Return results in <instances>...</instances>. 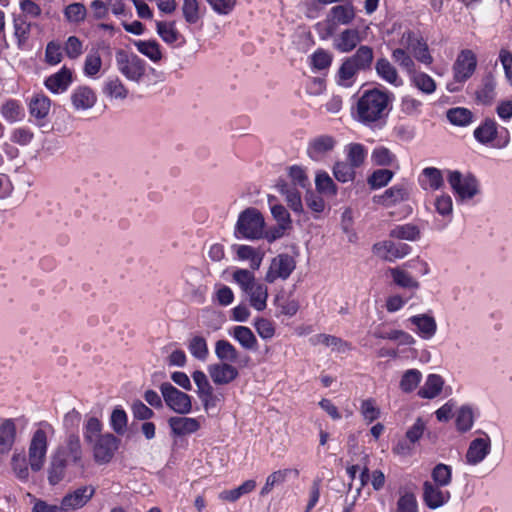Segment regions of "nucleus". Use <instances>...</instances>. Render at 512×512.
<instances>
[{
    "label": "nucleus",
    "instance_id": "obj_1",
    "mask_svg": "<svg viewBox=\"0 0 512 512\" xmlns=\"http://www.w3.org/2000/svg\"><path fill=\"white\" fill-rule=\"evenodd\" d=\"M394 100V93L386 88L365 90L351 108L352 118L366 127H381L392 110Z\"/></svg>",
    "mask_w": 512,
    "mask_h": 512
},
{
    "label": "nucleus",
    "instance_id": "obj_2",
    "mask_svg": "<svg viewBox=\"0 0 512 512\" xmlns=\"http://www.w3.org/2000/svg\"><path fill=\"white\" fill-rule=\"evenodd\" d=\"M53 434V426L45 421L40 422L33 432L28 448V459L29 466L34 472L43 468L48 451V438Z\"/></svg>",
    "mask_w": 512,
    "mask_h": 512
},
{
    "label": "nucleus",
    "instance_id": "obj_3",
    "mask_svg": "<svg viewBox=\"0 0 512 512\" xmlns=\"http://www.w3.org/2000/svg\"><path fill=\"white\" fill-rule=\"evenodd\" d=\"M446 172L447 181L458 204L468 203L481 193L480 183L474 175L462 174L456 170Z\"/></svg>",
    "mask_w": 512,
    "mask_h": 512
},
{
    "label": "nucleus",
    "instance_id": "obj_4",
    "mask_svg": "<svg viewBox=\"0 0 512 512\" xmlns=\"http://www.w3.org/2000/svg\"><path fill=\"white\" fill-rule=\"evenodd\" d=\"M407 268L417 269L422 276L427 275L430 272V268L425 261L420 259L407 261L401 266L388 268L387 274H389L396 286L416 291L420 288V283L407 271Z\"/></svg>",
    "mask_w": 512,
    "mask_h": 512
},
{
    "label": "nucleus",
    "instance_id": "obj_5",
    "mask_svg": "<svg viewBox=\"0 0 512 512\" xmlns=\"http://www.w3.org/2000/svg\"><path fill=\"white\" fill-rule=\"evenodd\" d=\"M264 232V218L255 208H247L240 213L236 226L235 236L245 239H260Z\"/></svg>",
    "mask_w": 512,
    "mask_h": 512
},
{
    "label": "nucleus",
    "instance_id": "obj_6",
    "mask_svg": "<svg viewBox=\"0 0 512 512\" xmlns=\"http://www.w3.org/2000/svg\"><path fill=\"white\" fill-rule=\"evenodd\" d=\"M115 61L118 71L129 81L139 83L146 74V62L133 52L120 49Z\"/></svg>",
    "mask_w": 512,
    "mask_h": 512
},
{
    "label": "nucleus",
    "instance_id": "obj_7",
    "mask_svg": "<svg viewBox=\"0 0 512 512\" xmlns=\"http://www.w3.org/2000/svg\"><path fill=\"white\" fill-rule=\"evenodd\" d=\"M477 68L476 54L470 49L462 50L453 64V82L447 84V89L450 92L459 91L460 87L457 84L465 83L474 74Z\"/></svg>",
    "mask_w": 512,
    "mask_h": 512
},
{
    "label": "nucleus",
    "instance_id": "obj_8",
    "mask_svg": "<svg viewBox=\"0 0 512 512\" xmlns=\"http://www.w3.org/2000/svg\"><path fill=\"white\" fill-rule=\"evenodd\" d=\"M53 455L59 457L68 465L84 468L83 448L76 433H69L64 442L56 448Z\"/></svg>",
    "mask_w": 512,
    "mask_h": 512
},
{
    "label": "nucleus",
    "instance_id": "obj_9",
    "mask_svg": "<svg viewBox=\"0 0 512 512\" xmlns=\"http://www.w3.org/2000/svg\"><path fill=\"white\" fill-rule=\"evenodd\" d=\"M160 391L166 405L178 414H188L192 410L191 396L178 390L171 383L165 382Z\"/></svg>",
    "mask_w": 512,
    "mask_h": 512
},
{
    "label": "nucleus",
    "instance_id": "obj_10",
    "mask_svg": "<svg viewBox=\"0 0 512 512\" xmlns=\"http://www.w3.org/2000/svg\"><path fill=\"white\" fill-rule=\"evenodd\" d=\"M120 440L112 433H105L98 437L91 445L93 458L98 464H107L118 450Z\"/></svg>",
    "mask_w": 512,
    "mask_h": 512
},
{
    "label": "nucleus",
    "instance_id": "obj_11",
    "mask_svg": "<svg viewBox=\"0 0 512 512\" xmlns=\"http://www.w3.org/2000/svg\"><path fill=\"white\" fill-rule=\"evenodd\" d=\"M372 252L384 261L395 262L409 255L411 247L405 243L384 240L375 243L372 247Z\"/></svg>",
    "mask_w": 512,
    "mask_h": 512
},
{
    "label": "nucleus",
    "instance_id": "obj_12",
    "mask_svg": "<svg viewBox=\"0 0 512 512\" xmlns=\"http://www.w3.org/2000/svg\"><path fill=\"white\" fill-rule=\"evenodd\" d=\"M93 485H82L67 494L61 500L63 512H72L83 508L95 495Z\"/></svg>",
    "mask_w": 512,
    "mask_h": 512
},
{
    "label": "nucleus",
    "instance_id": "obj_13",
    "mask_svg": "<svg viewBox=\"0 0 512 512\" xmlns=\"http://www.w3.org/2000/svg\"><path fill=\"white\" fill-rule=\"evenodd\" d=\"M296 267V262L289 254H279L270 263L265 281L274 283L278 279L286 280Z\"/></svg>",
    "mask_w": 512,
    "mask_h": 512
},
{
    "label": "nucleus",
    "instance_id": "obj_14",
    "mask_svg": "<svg viewBox=\"0 0 512 512\" xmlns=\"http://www.w3.org/2000/svg\"><path fill=\"white\" fill-rule=\"evenodd\" d=\"M20 419L1 418L0 419V453L7 456L14 448L17 442V423Z\"/></svg>",
    "mask_w": 512,
    "mask_h": 512
},
{
    "label": "nucleus",
    "instance_id": "obj_15",
    "mask_svg": "<svg viewBox=\"0 0 512 512\" xmlns=\"http://www.w3.org/2000/svg\"><path fill=\"white\" fill-rule=\"evenodd\" d=\"M445 487L425 481L423 484V501L430 509L442 507L450 500V492Z\"/></svg>",
    "mask_w": 512,
    "mask_h": 512
},
{
    "label": "nucleus",
    "instance_id": "obj_16",
    "mask_svg": "<svg viewBox=\"0 0 512 512\" xmlns=\"http://www.w3.org/2000/svg\"><path fill=\"white\" fill-rule=\"evenodd\" d=\"M407 321L414 326L413 332L424 340H430L436 335L437 322L429 313L413 315Z\"/></svg>",
    "mask_w": 512,
    "mask_h": 512
},
{
    "label": "nucleus",
    "instance_id": "obj_17",
    "mask_svg": "<svg viewBox=\"0 0 512 512\" xmlns=\"http://www.w3.org/2000/svg\"><path fill=\"white\" fill-rule=\"evenodd\" d=\"M433 206L441 220H435L434 225L437 230L445 229L453 219V200L447 193H442L434 198Z\"/></svg>",
    "mask_w": 512,
    "mask_h": 512
},
{
    "label": "nucleus",
    "instance_id": "obj_18",
    "mask_svg": "<svg viewBox=\"0 0 512 512\" xmlns=\"http://www.w3.org/2000/svg\"><path fill=\"white\" fill-rule=\"evenodd\" d=\"M447 170H440L435 167L424 168L418 176V183L425 191L434 192L444 187V179L447 177Z\"/></svg>",
    "mask_w": 512,
    "mask_h": 512
},
{
    "label": "nucleus",
    "instance_id": "obj_19",
    "mask_svg": "<svg viewBox=\"0 0 512 512\" xmlns=\"http://www.w3.org/2000/svg\"><path fill=\"white\" fill-rule=\"evenodd\" d=\"M207 370L216 385L230 384L239 376L238 369L229 363H213L208 366Z\"/></svg>",
    "mask_w": 512,
    "mask_h": 512
},
{
    "label": "nucleus",
    "instance_id": "obj_20",
    "mask_svg": "<svg viewBox=\"0 0 512 512\" xmlns=\"http://www.w3.org/2000/svg\"><path fill=\"white\" fill-rule=\"evenodd\" d=\"M72 82V70L63 66L58 72L47 77L44 81V85L51 93L61 94L68 90Z\"/></svg>",
    "mask_w": 512,
    "mask_h": 512
},
{
    "label": "nucleus",
    "instance_id": "obj_21",
    "mask_svg": "<svg viewBox=\"0 0 512 512\" xmlns=\"http://www.w3.org/2000/svg\"><path fill=\"white\" fill-rule=\"evenodd\" d=\"M410 191L407 185L398 184L385 190L381 195L374 196V202L385 207H392L409 199Z\"/></svg>",
    "mask_w": 512,
    "mask_h": 512
},
{
    "label": "nucleus",
    "instance_id": "obj_22",
    "mask_svg": "<svg viewBox=\"0 0 512 512\" xmlns=\"http://www.w3.org/2000/svg\"><path fill=\"white\" fill-rule=\"evenodd\" d=\"M491 451V441L486 435L485 437L473 439L466 452V462L470 465L481 463Z\"/></svg>",
    "mask_w": 512,
    "mask_h": 512
},
{
    "label": "nucleus",
    "instance_id": "obj_23",
    "mask_svg": "<svg viewBox=\"0 0 512 512\" xmlns=\"http://www.w3.org/2000/svg\"><path fill=\"white\" fill-rule=\"evenodd\" d=\"M71 103L75 110L85 111L91 109L97 101V95L89 86H78L70 95Z\"/></svg>",
    "mask_w": 512,
    "mask_h": 512
},
{
    "label": "nucleus",
    "instance_id": "obj_24",
    "mask_svg": "<svg viewBox=\"0 0 512 512\" xmlns=\"http://www.w3.org/2000/svg\"><path fill=\"white\" fill-rule=\"evenodd\" d=\"M168 425L174 436H186L197 432L201 423L199 419L185 416H173L169 418Z\"/></svg>",
    "mask_w": 512,
    "mask_h": 512
},
{
    "label": "nucleus",
    "instance_id": "obj_25",
    "mask_svg": "<svg viewBox=\"0 0 512 512\" xmlns=\"http://www.w3.org/2000/svg\"><path fill=\"white\" fill-rule=\"evenodd\" d=\"M28 106L31 117L42 125V121L49 115L51 100L44 93H37L31 97Z\"/></svg>",
    "mask_w": 512,
    "mask_h": 512
},
{
    "label": "nucleus",
    "instance_id": "obj_26",
    "mask_svg": "<svg viewBox=\"0 0 512 512\" xmlns=\"http://www.w3.org/2000/svg\"><path fill=\"white\" fill-rule=\"evenodd\" d=\"M375 70L377 75L390 85L394 87H400L403 85V79L388 59L384 57L377 59Z\"/></svg>",
    "mask_w": 512,
    "mask_h": 512
},
{
    "label": "nucleus",
    "instance_id": "obj_27",
    "mask_svg": "<svg viewBox=\"0 0 512 512\" xmlns=\"http://www.w3.org/2000/svg\"><path fill=\"white\" fill-rule=\"evenodd\" d=\"M361 42L360 32L357 29H345L333 42L334 48L341 53L351 52Z\"/></svg>",
    "mask_w": 512,
    "mask_h": 512
},
{
    "label": "nucleus",
    "instance_id": "obj_28",
    "mask_svg": "<svg viewBox=\"0 0 512 512\" xmlns=\"http://www.w3.org/2000/svg\"><path fill=\"white\" fill-rule=\"evenodd\" d=\"M335 146V140L329 135H321L312 139L307 147V154L311 159L325 157Z\"/></svg>",
    "mask_w": 512,
    "mask_h": 512
},
{
    "label": "nucleus",
    "instance_id": "obj_29",
    "mask_svg": "<svg viewBox=\"0 0 512 512\" xmlns=\"http://www.w3.org/2000/svg\"><path fill=\"white\" fill-rule=\"evenodd\" d=\"M408 80L412 87L425 95H431L437 89L435 80L430 75L419 69L409 75Z\"/></svg>",
    "mask_w": 512,
    "mask_h": 512
},
{
    "label": "nucleus",
    "instance_id": "obj_30",
    "mask_svg": "<svg viewBox=\"0 0 512 512\" xmlns=\"http://www.w3.org/2000/svg\"><path fill=\"white\" fill-rule=\"evenodd\" d=\"M279 192L285 196V200L289 208L295 214H304V207L301 199V194L296 189L290 187L285 181H279L277 184Z\"/></svg>",
    "mask_w": 512,
    "mask_h": 512
},
{
    "label": "nucleus",
    "instance_id": "obj_31",
    "mask_svg": "<svg viewBox=\"0 0 512 512\" xmlns=\"http://www.w3.org/2000/svg\"><path fill=\"white\" fill-rule=\"evenodd\" d=\"M443 386L444 380L440 375L429 374L418 390V396L423 399H434L441 394Z\"/></svg>",
    "mask_w": 512,
    "mask_h": 512
},
{
    "label": "nucleus",
    "instance_id": "obj_32",
    "mask_svg": "<svg viewBox=\"0 0 512 512\" xmlns=\"http://www.w3.org/2000/svg\"><path fill=\"white\" fill-rule=\"evenodd\" d=\"M330 20L335 25H348L355 18V9L351 3L336 5L330 9Z\"/></svg>",
    "mask_w": 512,
    "mask_h": 512
},
{
    "label": "nucleus",
    "instance_id": "obj_33",
    "mask_svg": "<svg viewBox=\"0 0 512 512\" xmlns=\"http://www.w3.org/2000/svg\"><path fill=\"white\" fill-rule=\"evenodd\" d=\"M69 465L52 454L49 466L47 468V479L50 485L55 486L66 477L67 467Z\"/></svg>",
    "mask_w": 512,
    "mask_h": 512
},
{
    "label": "nucleus",
    "instance_id": "obj_34",
    "mask_svg": "<svg viewBox=\"0 0 512 512\" xmlns=\"http://www.w3.org/2000/svg\"><path fill=\"white\" fill-rule=\"evenodd\" d=\"M103 94L111 100H124L128 89L118 77H110L104 82Z\"/></svg>",
    "mask_w": 512,
    "mask_h": 512
},
{
    "label": "nucleus",
    "instance_id": "obj_35",
    "mask_svg": "<svg viewBox=\"0 0 512 512\" xmlns=\"http://www.w3.org/2000/svg\"><path fill=\"white\" fill-rule=\"evenodd\" d=\"M0 113L9 123L19 122L25 117L23 106L15 99H8L5 101L1 106Z\"/></svg>",
    "mask_w": 512,
    "mask_h": 512
},
{
    "label": "nucleus",
    "instance_id": "obj_36",
    "mask_svg": "<svg viewBox=\"0 0 512 512\" xmlns=\"http://www.w3.org/2000/svg\"><path fill=\"white\" fill-rule=\"evenodd\" d=\"M249 297L250 305L257 311H263L267 307L268 288L262 283H257L245 292Z\"/></svg>",
    "mask_w": 512,
    "mask_h": 512
},
{
    "label": "nucleus",
    "instance_id": "obj_37",
    "mask_svg": "<svg viewBox=\"0 0 512 512\" xmlns=\"http://www.w3.org/2000/svg\"><path fill=\"white\" fill-rule=\"evenodd\" d=\"M473 134L479 143L490 144L495 140L498 134L497 123L492 119H486L474 130Z\"/></svg>",
    "mask_w": 512,
    "mask_h": 512
},
{
    "label": "nucleus",
    "instance_id": "obj_38",
    "mask_svg": "<svg viewBox=\"0 0 512 512\" xmlns=\"http://www.w3.org/2000/svg\"><path fill=\"white\" fill-rule=\"evenodd\" d=\"M230 335L246 350L257 348V339L252 330L246 326H235Z\"/></svg>",
    "mask_w": 512,
    "mask_h": 512
},
{
    "label": "nucleus",
    "instance_id": "obj_39",
    "mask_svg": "<svg viewBox=\"0 0 512 512\" xmlns=\"http://www.w3.org/2000/svg\"><path fill=\"white\" fill-rule=\"evenodd\" d=\"M215 355L219 362L233 364L239 357L237 349L227 340H218L215 343Z\"/></svg>",
    "mask_w": 512,
    "mask_h": 512
},
{
    "label": "nucleus",
    "instance_id": "obj_40",
    "mask_svg": "<svg viewBox=\"0 0 512 512\" xmlns=\"http://www.w3.org/2000/svg\"><path fill=\"white\" fill-rule=\"evenodd\" d=\"M256 485L257 483L255 480L249 479L234 489L220 492L218 497L223 501L235 502L242 496L251 493L256 488Z\"/></svg>",
    "mask_w": 512,
    "mask_h": 512
},
{
    "label": "nucleus",
    "instance_id": "obj_41",
    "mask_svg": "<svg viewBox=\"0 0 512 512\" xmlns=\"http://www.w3.org/2000/svg\"><path fill=\"white\" fill-rule=\"evenodd\" d=\"M496 82L491 75L483 78L479 89L476 91V99L483 105H489L493 102L496 96L495 92Z\"/></svg>",
    "mask_w": 512,
    "mask_h": 512
},
{
    "label": "nucleus",
    "instance_id": "obj_42",
    "mask_svg": "<svg viewBox=\"0 0 512 512\" xmlns=\"http://www.w3.org/2000/svg\"><path fill=\"white\" fill-rule=\"evenodd\" d=\"M374 58L373 49L369 46H360L355 54L347 59L359 70H366L370 68Z\"/></svg>",
    "mask_w": 512,
    "mask_h": 512
},
{
    "label": "nucleus",
    "instance_id": "obj_43",
    "mask_svg": "<svg viewBox=\"0 0 512 512\" xmlns=\"http://www.w3.org/2000/svg\"><path fill=\"white\" fill-rule=\"evenodd\" d=\"M134 45L138 52L149 58L152 62L158 63L162 59L160 44L156 40H136Z\"/></svg>",
    "mask_w": 512,
    "mask_h": 512
},
{
    "label": "nucleus",
    "instance_id": "obj_44",
    "mask_svg": "<svg viewBox=\"0 0 512 512\" xmlns=\"http://www.w3.org/2000/svg\"><path fill=\"white\" fill-rule=\"evenodd\" d=\"M391 57L395 63L406 73L407 77L417 70L415 60L408 50L396 48L392 51Z\"/></svg>",
    "mask_w": 512,
    "mask_h": 512
},
{
    "label": "nucleus",
    "instance_id": "obj_45",
    "mask_svg": "<svg viewBox=\"0 0 512 512\" xmlns=\"http://www.w3.org/2000/svg\"><path fill=\"white\" fill-rule=\"evenodd\" d=\"M103 429L102 422L95 416L88 417L83 425V437L85 442L90 445L101 437Z\"/></svg>",
    "mask_w": 512,
    "mask_h": 512
},
{
    "label": "nucleus",
    "instance_id": "obj_46",
    "mask_svg": "<svg viewBox=\"0 0 512 512\" xmlns=\"http://www.w3.org/2000/svg\"><path fill=\"white\" fill-rule=\"evenodd\" d=\"M156 31L160 38L167 44H175L181 38V34L176 29L175 22L173 21H156Z\"/></svg>",
    "mask_w": 512,
    "mask_h": 512
},
{
    "label": "nucleus",
    "instance_id": "obj_47",
    "mask_svg": "<svg viewBox=\"0 0 512 512\" xmlns=\"http://www.w3.org/2000/svg\"><path fill=\"white\" fill-rule=\"evenodd\" d=\"M375 337L380 339H388L396 341L399 345L412 346L416 343L415 338L406 331L399 329H392L389 331H378L375 332Z\"/></svg>",
    "mask_w": 512,
    "mask_h": 512
},
{
    "label": "nucleus",
    "instance_id": "obj_48",
    "mask_svg": "<svg viewBox=\"0 0 512 512\" xmlns=\"http://www.w3.org/2000/svg\"><path fill=\"white\" fill-rule=\"evenodd\" d=\"M359 70L348 60L345 59L337 74V83L345 88L351 87Z\"/></svg>",
    "mask_w": 512,
    "mask_h": 512
},
{
    "label": "nucleus",
    "instance_id": "obj_49",
    "mask_svg": "<svg viewBox=\"0 0 512 512\" xmlns=\"http://www.w3.org/2000/svg\"><path fill=\"white\" fill-rule=\"evenodd\" d=\"M409 51L413 54L415 60L424 65L429 66L434 61L430 53L429 46L423 37H418Z\"/></svg>",
    "mask_w": 512,
    "mask_h": 512
},
{
    "label": "nucleus",
    "instance_id": "obj_50",
    "mask_svg": "<svg viewBox=\"0 0 512 512\" xmlns=\"http://www.w3.org/2000/svg\"><path fill=\"white\" fill-rule=\"evenodd\" d=\"M422 380V373L415 368L406 370L399 382V388L404 393L413 392Z\"/></svg>",
    "mask_w": 512,
    "mask_h": 512
},
{
    "label": "nucleus",
    "instance_id": "obj_51",
    "mask_svg": "<svg viewBox=\"0 0 512 512\" xmlns=\"http://www.w3.org/2000/svg\"><path fill=\"white\" fill-rule=\"evenodd\" d=\"M447 119L455 126L466 127L473 122V113L463 107L451 108L447 111Z\"/></svg>",
    "mask_w": 512,
    "mask_h": 512
},
{
    "label": "nucleus",
    "instance_id": "obj_52",
    "mask_svg": "<svg viewBox=\"0 0 512 512\" xmlns=\"http://www.w3.org/2000/svg\"><path fill=\"white\" fill-rule=\"evenodd\" d=\"M236 253L240 260H249L250 267L253 270H258L262 263V255L252 246L238 245L236 246Z\"/></svg>",
    "mask_w": 512,
    "mask_h": 512
},
{
    "label": "nucleus",
    "instance_id": "obj_53",
    "mask_svg": "<svg viewBox=\"0 0 512 512\" xmlns=\"http://www.w3.org/2000/svg\"><path fill=\"white\" fill-rule=\"evenodd\" d=\"M110 427L117 435H123L127 430L128 416L125 410L117 406L113 409L110 420Z\"/></svg>",
    "mask_w": 512,
    "mask_h": 512
},
{
    "label": "nucleus",
    "instance_id": "obj_54",
    "mask_svg": "<svg viewBox=\"0 0 512 512\" xmlns=\"http://www.w3.org/2000/svg\"><path fill=\"white\" fill-rule=\"evenodd\" d=\"M390 236L397 239L416 241L420 238V230L416 225L407 223L395 226L391 230Z\"/></svg>",
    "mask_w": 512,
    "mask_h": 512
},
{
    "label": "nucleus",
    "instance_id": "obj_55",
    "mask_svg": "<svg viewBox=\"0 0 512 512\" xmlns=\"http://www.w3.org/2000/svg\"><path fill=\"white\" fill-rule=\"evenodd\" d=\"M188 350L193 357L200 361H205L209 355L206 339L199 335H195L189 340Z\"/></svg>",
    "mask_w": 512,
    "mask_h": 512
},
{
    "label": "nucleus",
    "instance_id": "obj_56",
    "mask_svg": "<svg viewBox=\"0 0 512 512\" xmlns=\"http://www.w3.org/2000/svg\"><path fill=\"white\" fill-rule=\"evenodd\" d=\"M315 186L318 193L325 197H334L337 194V187L331 177L323 172L318 173L315 178Z\"/></svg>",
    "mask_w": 512,
    "mask_h": 512
},
{
    "label": "nucleus",
    "instance_id": "obj_57",
    "mask_svg": "<svg viewBox=\"0 0 512 512\" xmlns=\"http://www.w3.org/2000/svg\"><path fill=\"white\" fill-rule=\"evenodd\" d=\"M432 483L447 487L452 481V468L449 465L439 463L431 471Z\"/></svg>",
    "mask_w": 512,
    "mask_h": 512
},
{
    "label": "nucleus",
    "instance_id": "obj_58",
    "mask_svg": "<svg viewBox=\"0 0 512 512\" xmlns=\"http://www.w3.org/2000/svg\"><path fill=\"white\" fill-rule=\"evenodd\" d=\"M358 162H335L333 174L340 182H349L354 179L355 166Z\"/></svg>",
    "mask_w": 512,
    "mask_h": 512
},
{
    "label": "nucleus",
    "instance_id": "obj_59",
    "mask_svg": "<svg viewBox=\"0 0 512 512\" xmlns=\"http://www.w3.org/2000/svg\"><path fill=\"white\" fill-rule=\"evenodd\" d=\"M315 344H322L327 347H331L332 350H335L340 353H344L349 350V345L343 341L342 339L327 335V334H319L314 337Z\"/></svg>",
    "mask_w": 512,
    "mask_h": 512
},
{
    "label": "nucleus",
    "instance_id": "obj_60",
    "mask_svg": "<svg viewBox=\"0 0 512 512\" xmlns=\"http://www.w3.org/2000/svg\"><path fill=\"white\" fill-rule=\"evenodd\" d=\"M292 472L290 469L277 470L267 476L264 486L260 491L261 496L268 495L275 485L285 482L287 476Z\"/></svg>",
    "mask_w": 512,
    "mask_h": 512
},
{
    "label": "nucleus",
    "instance_id": "obj_61",
    "mask_svg": "<svg viewBox=\"0 0 512 512\" xmlns=\"http://www.w3.org/2000/svg\"><path fill=\"white\" fill-rule=\"evenodd\" d=\"M274 201L275 197H269L268 202L270 205L271 214L278 222V225H283V228H290L291 218L289 212L283 205L277 204Z\"/></svg>",
    "mask_w": 512,
    "mask_h": 512
},
{
    "label": "nucleus",
    "instance_id": "obj_62",
    "mask_svg": "<svg viewBox=\"0 0 512 512\" xmlns=\"http://www.w3.org/2000/svg\"><path fill=\"white\" fill-rule=\"evenodd\" d=\"M423 103L419 99L404 95L400 101V111L407 116H418L422 112Z\"/></svg>",
    "mask_w": 512,
    "mask_h": 512
},
{
    "label": "nucleus",
    "instance_id": "obj_63",
    "mask_svg": "<svg viewBox=\"0 0 512 512\" xmlns=\"http://www.w3.org/2000/svg\"><path fill=\"white\" fill-rule=\"evenodd\" d=\"M288 175L293 186L303 189L310 187V180L305 169L300 165H292L289 167Z\"/></svg>",
    "mask_w": 512,
    "mask_h": 512
},
{
    "label": "nucleus",
    "instance_id": "obj_64",
    "mask_svg": "<svg viewBox=\"0 0 512 512\" xmlns=\"http://www.w3.org/2000/svg\"><path fill=\"white\" fill-rule=\"evenodd\" d=\"M102 67V59L97 51H91L87 54L84 61V74L87 77H95Z\"/></svg>",
    "mask_w": 512,
    "mask_h": 512
}]
</instances>
